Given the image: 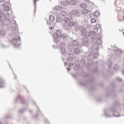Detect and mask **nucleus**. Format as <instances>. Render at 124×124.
<instances>
[{
    "instance_id": "1",
    "label": "nucleus",
    "mask_w": 124,
    "mask_h": 124,
    "mask_svg": "<svg viewBox=\"0 0 124 124\" xmlns=\"http://www.w3.org/2000/svg\"><path fill=\"white\" fill-rule=\"evenodd\" d=\"M104 114L106 118H111V117H116V118H119L121 116H124V115H120V113L117 112V110L115 109H110L109 110L107 109L104 110Z\"/></svg>"
},
{
    "instance_id": "2",
    "label": "nucleus",
    "mask_w": 124,
    "mask_h": 124,
    "mask_svg": "<svg viewBox=\"0 0 124 124\" xmlns=\"http://www.w3.org/2000/svg\"><path fill=\"white\" fill-rule=\"evenodd\" d=\"M75 30L77 31H79L82 36H89L90 35V32H87L85 28L82 26H75Z\"/></svg>"
},
{
    "instance_id": "3",
    "label": "nucleus",
    "mask_w": 124,
    "mask_h": 124,
    "mask_svg": "<svg viewBox=\"0 0 124 124\" xmlns=\"http://www.w3.org/2000/svg\"><path fill=\"white\" fill-rule=\"evenodd\" d=\"M21 38L18 36L16 35L15 37L13 38L12 41H11L12 44L13 45L14 47H18V46H20L21 44H19L18 42L20 41Z\"/></svg>"
},
{
    "instance_id": "4",
    "label": "nucleus",
    "mask_w": 124,
    "mask_h": 124,
    "mask_svg": "<svg viewBox=\"0 0 124 124\" xmlns=\"http://www.w3.org/2000/svg\"><path fill=\"white\" fill-rule=\"evenodd\" d=\"M62 31L60 30H57L55 33L53 34V37H54V40L55 42L59 43L61 41V37L62 36Z\"/></svg>"
},
{
    "instance_id": "5",
    "label": "nucleus",
    "mask_w": 124,
    "mask_h": 124,
    "mask_svg": "<svg viewBox=\"0 0 124 124\" xmlns=\"http://www.w3.org/2000/svg\"><path fill=\"white\" fill-rule=\"evenodd\" d=\"M90 36H83L82 40V45L83 46H86V49H88V47L90 46L91 43L89 42V37Z\"/></svg>"
},
{
    "instance_id": "6",
    "label": "nucleus",
    "mask_w": 124,
    "mask_h": 124,
    "mask_svg": "<svg viewBox=\"0 0 124 124\" xmlns=\"http://www.w3.org/2000/svg\"><path fill=\"white\" fill-rule=\"evenodd\" d=\"M61 38L62 39L63 41H66V42H67V41H68L70 39V36H69L68 32H64L62 33Z\"/></svg>"
},
{
    "instance_id": "7",
    "label": "nucleus",
    "mask_w": 124,
    "mask_h": 124,
    "mask_svg": "<svg viewBox=\"0 0 124 124\" xmlns=\"http://www.w3.org/2000/svg\"><path fill=\"white\" fill-rule=\"evenodd\" d=\"M57 22H59V23H69V18L67 17L62 18L61 17H58L56 18Z\"/></svg>"
},
{
    "instance_id": "8",
    "label": "nucleus",
    "mask_w": 124,
    "mask_h": 124,
    "mask_svg": "<svg viewBox=\"0 0 124 124\" xmlns=\"http://www.w3.org/2000/svg\"><path fill=\"white\" fill-rule=\"evenodd\" d=\"M90 39H100V38L101 37V33H97L96 35L94 33L93 34H89V35Z\"/></svg>"
},
{
    "instance_id": "9",
    "label": "nucleus",
    "mask_w": 124,
    "mask_h": 124,
    "mask_svg": "<svg viewBox=\"0 0 124 124\" xmlns=\"http://www.w3.org/2000/svg\"><path fill=\"white\" fill-rule=\"evenodd\" d=\"M91 42L93 44L95 43L97 44V45H101V44H102V40H101V39H93L91 40Z\"/></svg>"
},
{
    "instance_id": "10",
    "label": "nucleus",
    "mask_w": 124,
    "mask_h": 124,
    "mask_svg": "<svg viewBox=\"0 0 124 124\" xmlns=\"http://www.w3.org/2000/svg\"><path fill=\"white\" fill-rule=\"evenodd\" d=\"M61 50L62 52V54H65L66 50H65V47H66V44L64 43H62L60 44Z\"/></svg>"
},
{
    "instance_id": "11",
    "label": "nucleus",
    "mask_w": 124,
    "mask_h": 124,
    "mask_svg": "<svg viewBox=\"0 0 124 124\" xmlns=\"http://www.w3.org/2000/svg\"><path fill=\"white\" fill-rule=\"evenodd\" d=\"M71 15L76 16V17H80L81 16V12L76 10H74L71 11Z\"/></svg>"
},
{
    "instance_id": "12",
    "label": "nucleus",
    "mask_w": 124,
    "mask_h": 124,
    "mask_svg": "<svg viewBox=\"0 0 124 124\" xmlns=\"http://www.w3.org/2000/svg\"><path fill=\"white\" fill-rule=\"evenodd\" d=\"M63 28L66 31H69L70 30V25H69V22H64Z\"/></svg>"
},
{
    "instance_id": "13",
    "label": "nucleus",
    "mask_w": 124,
    "mask_h": 124,
    "mask_svg": "<svg viewBox=\"0 0 124 124\" xmlns=\"http://www.w3.org/2000/svg\"><path fill=\"white\" fill-rule=\"evenodd\" d=\"M73 45L75 47H78V48H80V47H82V45H81L79 42H77L76 40H74L73 42Z\"/></svg>"
},
{
    "instance_id": "14",
    "label": "nucleus",
    "mask_w": 124,
    "mask_h": 124,
    "mask_svg": "<svg viewBox=\"0 0 124 124\" xmlns=\"http://www.w3.org/2000/svg\"><path fill=\"white\" fill-rule=\"evenodd\" d=\"M99 55L96 52H91L90 54L88 55V57H93L94 59H96L98 57Z\"/></svg>"
},
{
    "instance_id": "15",
    "label": "nucleus",
    "mask_w": 124,
    "mask_h": 124,
    "mask_svg": "<svg viewBox=\"0 0 124 124\" xmlns=\"http://www.w3.org/2000/svg\"><path fill=\"white\" fill-rule=\"evenodd\" d=\"M115 55L116 57L118 58H122V54H123V52L120 50H116L115 51Z\"/></svg>"
},
{
    "instance_id": "16",
    "label": "nucleus",
    "mask_w": 124,
    "mask_h": 124,
    "mask_svg": "<svg viewBox=\"0 0 124 124\" xmlns=\"http://www.w3.org/2000/svg\"><path fill=\"white\" fill-rule=\"evenodd\" d=\"M99 46L97 44H95L92 46V49L93 51H98Z\"/></svg>"
},
{
    "instance_id": "17",
    "label": "nucleus",
    "mask_w": 124,
    "mask_h": 124,
    "mask_svg": "<svg viewBox=\"0 0 124 124\" xmlns=\"http://www.w3.org/2000/svg\"><path fill=\"white\" fill-rule=\"evenodd\" d=\"M5 15L4 13H2L0 12V21H2V22H3V21H5Z\"/></svg>"
},
{
    "instance_id": "18",
    "label": "nucleus",
    "mask_w": 124,
    "mask_h": 124,
    "mask_svg": "<svg viewBox=\"0 0 124 124\" xmlns=\"http://www.w3.org/2000/svg\"><path fill=\"white\" fill-rule=\"evenodd\" d=\"M54 9L55 10H57V11H61L62 10H64V9H65V8L62 7L60 6H55Z\"/></svg>"
},
{
    "instance_id": "19",
    "label": "nucleus",
    "mask_w": 124,
    "mask_h": 124,
    "mask_svg": "<svg viewBox=\"0 0 124 124\" xmlns=\"http://www.w3.org/2000/svg\"><path fill=\"white\" fill-rule=\"evenodd\" d=\"M61 4L62 6H67L69 4V2L67 0H65L62 1Z\"/></svg>"
},
{
    "instance_id": "20",
    "label": "nucleus",
    "mask_w": 124,
    "mask_h": 124,
    "mask_svg": "<svg viewBox=\"0 0 124 124\" xmlns=\"http://www.w3.org/2000/svg\"><path fill=\"white\" fill-rule=\"evenodd\" d=\"M11 27L13 29H17V24L15 20L12 21Z\"/></svg>"
},
{
    "instance_id": "21",
    "label": "nucleus",
    "mask_w": 124,
    "mask_h": 124,
    "mask_svg": "<svg viewBox=\"0 0 124 124\" xmlns=\"http://www.w3.org/2000/svg\"><path fill=\"white\" fill-rule=\"evenodd\" d=\"M79 6L80 7H81V8H82V9L88 8V4L84 2H82L79 4Z\"/></svg>"
},
{
    "instance_id": "22",
    "label": "nucleus",
    "mask_w": 124,
    "mask_h": 124,
    "mask_svg": "<svg viewBox=\"0 0 124 124\" xmlns=\"http://www.w3.org/2000/svg\"><path fill=\"white\" fill-rule=\"evenodd\" d=\"M97 31H98V29L95 27L93 29V31H91V32L89 33V35H90V34H93V33L95 34V33L97 32Z\"/></svg>"
},
{
    "instance_id": "23",
    "label": "nucleus",
    "mask_w": 124,
    "mask_h": 124,
    "mask_svg": "<svg viewBox=\"0 0 124 124\" xmlns=\"http://www.w3.org/2000/svg\"><path fill=\"white\" fill-rule=\"evenodd\" d=\"M89 12H90V11L88 9H83L81 10V13L83 15H87V14H88Z\"/></svg>"
},
{
    "instance_id": "24",
    "label": "nucleus",
    "mask_w": 124,
    "mask_h": 124,
    "mask_svg": "<svg viewBox=\"0 0 124 124\" xmlns=\"http://www.w3.org/2000/svg\"><path fill=\"white\" fill-rule=\"evenodd\" d=\"M4 23H5L6 26H10V19H6L4 21Z\"/></svg>"
},
{
    "instance_id": "25",
    "label": "nucleus",
    "mask_w": 124,
    "mask_h": 124,
    "mask_svg": "<svg viewBox=\"0 0 124 124\" xmlns=\"http://www.w3.org/2000/svg\"><path fill=\"white\" fill-rule=\"evenodd\" d=\"M75 53L76 54V55H80V53L81 52L80 51V49L78 48H75L74 50Z\"/></svg>"
},
{
    "instance_id": "26",
    "label": "nucleus",
    "mask_w": 124,
    "mask_h": 124,
    "mask_svg": "<svg viewBox=\"0 0 124 124\" xmlns=\"http://www.w3.org/2000/svg\"><path fill=\"white\" fill-rule=\"evenodd\" d=\"M75 64L76 66L74 67L75 70H79V68L80 67V65L77 63V62H75Z\"/></svg>"
},
{
    "instance_id": "27",
    "label": "nucleus",
    "mask_w": 124,
    "mask_h": 124,
    "mask_svg": "<svg viewBox=\"0 0 124 124\" xmlns=\"http://www.w3.org/2000/svg\"><path fill=\"white\" fill-rule=\"evenodd\" d=\"M39 113H40V110L37 109L36 115H33L32 118H34V119H35L36 120V119H37V118L38 117V115H39Z\"/></svg>"
},
{
    "instance_id": "28",
    "label": "nucleus",
    "mask_w": 124,
    "mask_h": 124,
    "mask_svg": "<svg viewBox=\"0 0 124 124\" xmlns=\"http://www.w3.org/2000/svg\"><path fill=\"white\" fill-rule=\"evenodd\" d=\"M69 25L70 27H74L76 25V23L75 22L70 21V19H69Z\"/></svg>"
},
{
    "instance_id": "29",
    "label": "nucleus",
    "mask_w": 124,
    "mask_h": 124,
    "mask_svg": "<svg viewBox=\"0 0 124 124\" xmlns=\"http://www.w3.org/2000/svg\"><path fill=\"white\" fill-rule=\"evenodd\" d=\"M0 35L2 36H4V35H5V30L3 29H1L0 30Z\"/></svg>"
},
{
    "instance_id": "30",
    "label": "nucleus",
    "mask_w": 124,
    "mask_h": 124,
    "mask_svg": "<svg viewBox=\"0 0 124 124\" xmlns=\"http://www.w3.org/2000/svg\"><path fill=\"white\" fill-rule=\"evenodd\" d=\"M10 10V7H9V6H5L3 8L4 12H5L6 11L8 12Z\"/></svg>"
},
{
    "instance_id": "31",
    "label": "nucleus",
    "mask_w": 124,
    "mask_h": 124,
    "mask_svg": "<svg viewBox=\"0 0 124 124\" xmlns=\"http://www.w3.org/2000/svg\"><path fill=\"white\" fill-rule=\"evenodd\" d=\"M75 48L73 45H69L68 46V49H69V50H74Z\"/></svg>"
},
{
    "instance_id": "32",
    "label": "nucleus",
    "mask_w": 124,
    "mask_h": 124,
    "mask_svg": "<svg viewBox=\"0 0 124 124\" xmlns=\"http://www.w3.org/2000/svg\"><path fill=\"white\" fill-rule=\"evenodd\" d=\"M60 14H61V15H62V16H65V15H66L67 13L65 11H64V10H62L60 12Z\"/></svg>"
},
{
    "instance_id": "33",
    "label": "nucleus",
    "mask_w": 124,
    "mask_h": 124,
    "mask_svg": "<svg viewBox=\"0 0 124 124\" xmlns=\"http://www.w3.org/2000/svg\"><path fill=\"white\" fill-rule=\"evenodd\" d=\"M69 2H70V4H71V5H76V0H70Z\"/></svg>"
},
{
    "instance_id": "34",
    "label": "nucleus",
    "mask_w": 124,
    "mask_h": 124,
    "mask_svg": "<svg viewBox=\"0 0 124 124\" xmlns=\"http://www.w3.org/2000/svg\"><path fill=\"white\" fill-rule=\"evenodd\" d=\"M49 20L50 22H53L55 20V16L53 15L49 16Z\"/></svg>"
},
{
    "instance_id": "35",
    "label": "nucleus",
    "mask_w": 124,
    "mask_h": 124,
    "mask_svg": "<svg viewBox=\"0 0 124 124\" xmlns=\"http://www.w3.org/2000/svg\"><path fill=\"white\" fill-rule=\"evenodd\" d=\"M108 65L109 68H111V65H112V62L111 61L110 59L108 60Z\"/></svg>"
},
{
    "instance_id": "36",
    "label": "nucleus",
    "mask_w": 124,
    "mask_h": 124,
    "mask_svg": "<svg viewBox=\"0 0 124 124\" xmlns=\"http://www.w3.org/2000/svg\"><path fill=\"white\" fill-rule=\"evenodd\" d=\"M91 22L92 24H93L96 22V19H95V18H92L91 19Z\"/></svg>"
},
{
    "instance_id": "37",
    "label": "nucleus",
    "mask_w": 124,
    "mask_h": 124,
    "mask_svg": "<svg viewBox=\"0 0 124 124\" xmlns=\"http://www.w3.org/2000/svg\"><path fill=\"white\" fill-rule=\"evenodd\" d=\"M74 54L73 53V51H72V50H70L68 53V56H72Z\"/></svg>"
},
{
    "instance_id": "38",
    "label": "nucleus",
    "mask_w": 124,
    "mask_h": 124,
    "mask_svg": "<svg viewBox=\"0 0 124 124\" xmlns=\"http://www.w3.org/2000/svg\"><path fill=\"white\" fill-rule=\"evenodd\" d=\"M116 80V81H118V82H123V79L120 78H117Z\"/></svg>"
},
{
    "instance_id": "39",
    "label": "nucleus",
    "mask_w": 124,
    "mask_h": 124,
    "mask_svg": "<svg viewBox=\"0 0 124 124\" xmlns=\"http://www.w3.org/2000/svg\"><path fill=\"white\" fill-rule=\"evenodd\" d=\"M80 62L82 64H85V63H86V61L84 59H81L80 60Z\"/></svg>"
},
{
    "instance_id": "40",
    "label": "nucleus",
    "mask_w": 124,
    "mask_h": 124,
    "mask_svg": "<svg viewBox=\"0 0 124 124\" xmlns=\"http://www.w3.org/2000/svg\"><path fill=\"white\" fill-rule=\"evenodd\" d=\"M114 70H118L119 69V65L118 64H116L114 68Z\"/></svg>"
},
{
    "instance_id": "41",
    "label": "nucleus",
    "mask_w": 124,
    "mask_h": 124,
    "mask_svg": "<svg viewBox=\"0 0 124 124\" xmlns=\"http://www.w3.org/2000/svg\"><path fill=\"white\" fill-rule=\"evenodd\" d=\"M94 16H95L96 17H98V16H99V13H97V12H94Z\"/></svg>"
},
{
    "instance_id": "42",
    "label": "nucleus",
    "mask_w": 124,
    "mask_h": 124,
    "mask_svg": "<svg viewBox=\"0 0 124 124\" xmlns=\"http://www.w3.org/2000/svg\"><path fill=\"white\" fill-rule=\"evenodd\" d=\"M25 109H22L20 110H19L18 112L19 113V114H23V113H24V112H25Z\"/></svg>"
},
{
    "instance_id": "43",
    "label": "nucleus",
    "mask_w": 124,
    "mask_h": 124,
    "mask_svg": "<svg viewBox=\"0 0 124 124\" xmlns=\"http://www.w3.org/2000/svg\"><path fill=\"white\" fill-rule=\"evenodd\" d=\"M26 103H27V102L26 101L24 100L21 102V104H26Z\"/></svg>"
},
{
    "instance_id": "44",
    "label": "nucleus",
    "mask_w": 124,
    "mask_h": 124,
    "mask_svg": "<svg viewBox=\"0 0 124 124\" xmlns=\"http://www.w3.org/2000/svg\"><path fill=\"white\" fill-rule=\"evenodd\" d=\"M5 118L6 119H11V117L10 116H8V115H6Z\"/></svg>"
},
{
    "instance_id": "45",
    "label": "nucleus",
    "mask_w": 124,
    "mask_h": 124,
    "mask_svg": "<svg viewBox=\"0 0 124 124\" xmlns=\"http://www.w3.org/2000/svg\"><path fill=\"white\" fill-rule=\"evenodd\" d=\"M79 85H81V86H85V83H84L79 82Z\"/></svg>"
},
{
    "instance_id": "46",
    "label": "nucleus",
    "mask_w": 124,
    "mask_h": 124,
    "mask_svg": "<svg viewBox=\"0 0 124 124\" xmlns=\"http://www.w3.org/2000/svg\"><path fill=\"white\" fill-rule=\"evenodd\" d=\"M67 61H68V62H70L71 61H72V60H71V58H68Z\"/></svg>"
},
{
    "instance_id": "47",
    "label": "nucleus",
    "mask_w": 124,
    "mask_h": 124,
    "mask_svg": "<svg viewBox=\"0 0 124 124\" xmlns=\"http://www.w3.org/2000/svg\"><path fill=\"white\" fill-rule=\"evenodd\" d=\"M19 99H20V97H19L16 98L15 99V101H16V102L18 101V100Z\"/></svg>"
},
{
    "instance_id": "48",
    "label": "nucleus",
    "mask_w": 124,
    "mask_h": 124,
    "mask_svg": "<svg viewBox=\"0 0 124 124\" xmlns=\"http://www.w3.org/2000/svg\"><path fill=\"white\" fill-rule=\"evenodd\" d=\"M89 17H93V14H90L89 15Z\"/></svg>"
},
{
    "instance_id": "49",
    "label": "nucleus",
    "mask_w": 124,
    "mask_h": 124,
    "mask_svg": "<svg viewBox=\"0 0 124 124\" xmlns=\"http://www.w3.org/2000/svg\"><path fill=\"white\" fill-rule=\"evenodd\" d=\"M0 88H1V89H2V88H4V86L3 85H0Z\"/></svg>"
},
{
    "instance_id": "50",
    "label": "nucleus",
    "mask_w": 124,
    "mask_h": 124,
    "mask_svg": "<svg viewBox=\"0 0 124 124\" xmlns=\"http://www.w3.org/2000/svg\"><path fill=\"white\" fill-rule=\"evenodd\" d=\"M29 113H30V114H31V113H32V110H30Z\"/></svg>"
},
{
    "instance_id": "51",
    "label": "nucleus",
    "mask_w": 124,
    "mask_h": 124,
    "mask_svg": "<svg viewBox=\"0 0 124 124\" xmlns=\"http://www.w3.org/2000/svg\"><path fill=\"white\" fill-rule=\"evenodd\" d=\"M6 16H7V17H9V16H10L9 15V13H7V14H6Z\"/></svg>"
},
{
    "instance_id": "52",
    "label": "nucleus",
    "mask_w": 124,
    "mask_h": 124,
    "mask_svg": "<svg viewBox=\"0 0 124 124\" xmlns=\"http://www.w3.org/2000/svg\"><path fill=\"white\" fill-rule=\"evenodd\" d=\"M70 65H73V64H68V66L69 67L70 66Z\"/></svg>"
},
{
    "instance_id": "53",
    "label": "nucleus",
    "mask_w": 124,
    "mask_h": 124,
    "mask_svg": "<svg viewBox=\"0 0 124 124\" xmlns=\"http://www.w3.org/2000/svg\"><path fill=\"white\" fill-rule=\"evenodd\" d=\"M36 0H34V5H36Z\"/></svg>"
},
{
    "instance_id": "54",
    "label": "nucleus",
    "mask_w": 124,
    "mask_h": 124,
    "mask_svg": "<svg viewBox=\"0 0 124 124\" xmlns=\"http://www.w3.org/2000/svg\"><path fill=\"white\" fill-rule=\"evenodd\" d=\"M117 104H119V103H118V102L114 103V105H115V106H116Z\"/></svg>"
},
{
    "instance_id": "55",
    "label": "nucleus",
    "mask_w": 124,
    "mask_h": 124,
    "mask_svg": "<svg viewBox=\"0 0 124 124\" xmlns=\"http://www.w3.org/2000/svg\"><path fill=\"white\" fill-rule=\"evenodd\" d=\"M4 1V0H0V2H3Z\"/></svg>"
},
{
    "instance_id": "56",
    "label": "nucleus",
    "mask_w": 124,
    "mask_h": 124,
    "mask_svg": "<svg viewBox=\"0 0 124 124\" xmlns=\"http://www.w3.org/2000/svg\"><path fill=\"white\" fill-rule=\"evenodd\" d=\"M47 25H50V24H51V22H47Z\"/></svg>"
},
{
    "instance_id": "57",
    "label": "nucleus",
    "mask_w": 124,
    "mask_h": 124,
    "mask_svg": "<svg viewBox=\"0 0 124 124\" xmlns=\"http://www.w3.org/2000/svg\"><path fill=\"white\" fill-rule=\"evenodd\" d=\"M67 69L68 71H69L70 70V68H67Z\"/></svg>"
},
{
    "instance_id": "58",
    "label": "nucleus",
    "mask_w": 124,
    "mask_h": 124,
    "mask_svg": "<svg viewBox=\"0 0 124 124\" xmlns=\"http://www.w3.org/2000/svg\"><path fill=\"white\" fill-rule=\"evenodd\" d=\"M86 2H91V1H90V0H86Z\"/></svg>"
},
{
    "instance_id": "59",
    "label": "nucleus",
    "mask_w": 124,
    "mask_h": 124,
    "mask_svg": "<svg viewBox=\"0 0 124 124\" xmlns=\"http://www.w3.org/2000/svg\"><path fill=\"white\" fill-rule=\"evenodd\" d=\"M14 35H15V33L14 32H13V34L12 35V36H13Z\"/></svg>"
},
{
    "instance_id": "60",
    "label": "nucleus",
    "mask_w": 124,
    "mask_h": 124,
    "mask_svg": "<svg viewBox=\"0 0 124 124\" xmlns=\"http://www.w3.org/2000/svg\"><path fill=\"white\" fill-rule=\"evenodd\" d=\"M4 5H6V2H5L4 3Z\"/></svg>"
},
{
    "instance_id": "61",
    "label": "nucleus",
    "mask_w": 124,
    "mask_h": 124,
    "mask_svg": "<svg viewBox=\"0 0 124 124\" xmlns=\"http://www.w3.org/2000/svg\"><path fill=\"white\" fill-rule=\"evenodd\" d=\"M122 73L124 75V70L122 71Z\"/></svg>"
},
{
    "instance_id": "62",
    "label": "nucleus",
    "mask_w": 124,
    "mask_h": 124,
    "mask_svg": "<svg viewBox=\"0 0 124 124\" xmlns=\"http://www.w3.org/2000/svg\"><path fill=\"white\" fill-rule=\"evenodd\" d=\"M67 64V62H65L64 63V65H66Z\"/></svg>"
},
{
    "instance_id": "63",
    "label": "nucleus",
    "mask_w": 124,
    "mask_h": 124,
    "mask_svg": "<svg viewBox=\"0 0 124 124\" xmlns=\"http://www.w3.org/2000/svg\"><path fill=\"white\" fill-rule=\"evenodd\" d=\"M53 29V27H51L50 30H52Z\"/></svg>"
},
{
    "instance_id": "64",
    "label": "nucleus",
    "mask_w": 124,
    "mask_h": 124,
    "mask_svg": "<svg viewBox=\"0 0 124 124\" xmlns=\"http://www.w3.org/2000/svg\"><path fill=\"white\" fill-rule=\"evenodd\" d=\"M0 124H1V122L0 121Z\"/></svg>"
}]
</instances>
